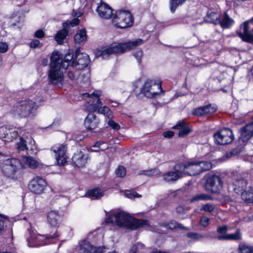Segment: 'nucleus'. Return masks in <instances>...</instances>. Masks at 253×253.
Instances as JSON below:
<instances>
[{"mask_svg":"<svg viewBox=\"0 0 253 253\" xmlns=\"http://www.w3.org/2000/svg\"><path fill=\"white\" fill-rule=\"evenodd\" d=\"M105 221L107 223H115L118 226L131 230L148 225L147 220L137 219L124 211L111 213Z\"/></svg>","mask_w":253,"mask_h":253,"instance_id":"f257e3e1","label":"nucleus"},{"mask_svg":"<svg viewBox=\"0 0 253 253\" xmlns=\"http://www.w3.org/2000/svg\"><path fill=\"white\" fill-rule=\"evenodd\" d=\"M62 59L57 52H53L51 57L50 69L48 71L49 83L53 85H62L64 80V71L67 68L68 64L60 65Z\"/></svg>","mask_w":253,"mask_h":253,"instance_id":"f03ea898","label":"nucleus"},{"mask_svg":"<svg viewBox=\"0 0 253 253\" xmlns=\"http://www.w3.org/2000/svg\"><path fill=\"white\" fill-rule=\"evenodd\" d=\"M39 106L35 101L31 99L20 100L12 105L10 113L15 117L31 118L35 115Z\"/></svg>","mask_w":253,"mask_h":253,"instance_id":"7ed1b4c3","label":"nucleus"},{"mask_svg":"<svg viewBox=\"0 0 253 253\" xmlns=\"http://www.w3.org/2000/svg\"><path fill=\"white\" fill-rule=\"evenodd\" d=\"M101 95V92L100 90H95L91 94L84 93L83 96L88 98V100L87 101L86 109L89 112H97L98 113L103 114L109 119H112L113 114L111 110L108 107L102 106V103L99 99Z\"/></svg>","mask_w":253,"mask_h":253,"instance_id":"20e7f679","label":"nucleus"},{"mask_svg":"<svg viewBox=\"0 0 253 253\" xmlns=\"http://www.w3.org/2000/svg\"><path fill=\"white\" fill-rule=\"evenodd\" d=\"M143 40L137 39L134 41L126 42L114 43L110 46L98 51L97 55L105 58L112 54L123 53L139 45L142 43Z\"/></svg>","mask_w":253,"mask_h":253,"instance_id":"39448f33","label":"nucleus"},{"mask_svg":"<svg viewBox=\"0 0 253 253\" xmlns=\"http://www.w3.org/2000/svg\"><path fill=\"white\" fill-rule=\"evenodd\" d=\"M181 167L184 172V175H196L212 168L211 162L208 161H193L186 164L181 163Z\"/></svg>","mask_w":253,"mask_h":253,"instance_id":"423d86ee","label":"nucleus"},{"mask_svg":"<svg viewBox=\"0 0 253 253\" xmlns=\"http://www.w3.org/2000/svg\"><path fill=\"white\" fill-rule=\"evenodd\" d=\"M113 21L117 27L121 29L129 27L132 25L133 23L131 14L126 10L117 11Z\"/></svg>","mask_w":253,"mask_h":253,"instance_id":"0eeeda50","label":"nucleus"},{"mask_svg":"<svg viewBox=\"0 0 253 253\" xmlns=\"http://www.w3.org/2000/svg\"><path fill=\"white\" fill-rule=\"evenodd\" d=\"M56 233L53 235H40L36 233L32 232L30 236L28 238L27 241L28 246L30 247H37L41 246H44L50 243V240L58 237Z\"/></svg>","mask_w":253,"mask_h":253,"instance_id":"6e6552de","label":"nucleus"},{"mask_svg":"<svg viewBox=\"0 0 253 253\" xmlns=\"http://www.w3.org/2000/svg\"><path fill=\"white\" fill-rule=\"evenodd\" d=\"M162 91L161 83L153 80H147L141 89V93L148 98L156 97Z\"/></svg>","mask_w":253,"mask_h":253,"instance_id":"1a4fd4ad","label":"nucleus"},{"mask_svg":"<svg viewBox=\"0 0 253 253\" xmlns=\"http://www.w3.org/2000/svg\"><path fill=\"white\" fill-rule=\"evenodd\" d=\"M20 165V162L16 159L11 158L5 160L1 169L2 173L6 177L13 179Z\"/></svg>","mask_w":253,"mask_h":253,"instance_id":"9d476101","label":"nucleus"},{"mask_svg":"<svg viewBox=\"0 0 253 253\" xmlns=\"http://www.w3.org/2000/svg\"><path fill=\"white\" fill-rule=\"evenodd\" d=\"M215 143L224 145L231 143L234 139L232 131L228 128H223L215 132L213 135Z\"/></svg>","mask_w":253,"mask_h":253,"instance_id":"9b49d317","label":"nucleus"},{"mask_svg":"<svg viewBox=\"0 0 253 253\" xmlns=\"http://www.w3.org/2000/svg\"><path fill=\"white\" fill-rule=\"evenodd\" d=\"M242 32H238L239 36L243 41L253 44V17L250 20L245 21L240 26Z\"/></svg>","mask_w":253,"mask_h":253,"instance_id":"f8f14e48","label":"nucleus"},{"mask_svg":"<svg viewBox=\"0 0 253 253\" xmlns=\"http://www.w3.org/2000/svg\"><path fill=\"white\" fill-rule=\"evenodd\" d=\"M241 136L238 139V153L243 151L248 140L253 135V126L247 125L240 130Z\"/></svg>","mask_w":253,"mask_h":253,"instance_id":"ddd939ff","label":"nucleus"},{"mask_svg":"<svg viewBox=\"0 0 253 253\" xmlns=\"http://www.w3.org/2000/svg\"><path fill=\"white\" fill-rule=\"evenodd\" d=\"M51 150L55 154V158L57 164L63 166L67 163L68 157L66 154L67 147L63 144H57L53 146Z\"/></svg>","mask_w":253,"mask_h":253,"instance_id":"4468645a","label":"nucleus"},{"mask_svg":"<svg viewBox=\"0 0 253 253\" xmlns=\"http://www.w3.org/2000/svg\"><path fill=\"white\" fill-rule=\"evenodd\" d=\"M173 171H169L163 175L164 181L168 183H172L183 177L184 172L181 167V163L176 164L173 169Z\"/></svg>","mask_w":253,"mask_h":253,"instance_id":"2eb2a0df","label":"nucleus"},{"mask_svg":"<svg viewBox=\"0 0 253 253\" xmlns=\"http://www.w3.org/2000/svg\"><path fill=\"white\" fill-rule=\"evenodd\" d=\"M25 131L21 128H9L6 126L0 128V137L4 138L6 141H11L13 139L22 134Z\"/></svg>","mask_w":253,"mask_h":253,"instance_id":"dca6fc26","label":"nucleus"},{"mask_svg":"<svg viewBox=\"0 0 253 253\" xmlns=\"http://www.w3.org/2000/svg\"><path fill=\"white\" fill-rule=\"evenodd\" d=\"M89 63V56L85 53H80V49H77L75 57L72 63V66L77 70H82L86 67Z\"/></svg>","mask_w":253,"mask_h":253,"instance_id":"f3484780","label":"nucleus"},{"mask_svg":"<svg viewBox=\"0 0 253 253\" xmlns=\"http://www.w3.org/2000/svg\"><path fill=\"white\" fill-rule=\"evenodd\" d=\"M79 253H102L106 250L105 246L95 247L86 240L79 242Z\"/></svg>","mask_w":253,"mask_h":253,"instance_id":"a211bd4d","label":"nucleus"},{"mask_svg":"<svg viewBox=\"0 0 253 253\" xmlns=\"http://www.w3.org/2000/svg\"><path fill=\"white\" fill-rule=\"evenodd\" d=\"M206 187L212 193H218L222 188V181L221 178L216 175L209 176L207 179Z\"/></svg>","mask_w":253,"mask_h":253,"instance_id":"6ab92c4d","label":"nucleus"},{"mask_svg":"<svg viewBox=\"0 0 253 253\" xmlns=\"http://www.w3.org/2000/svg\"><path fill=\"white\" fill-rule=\"evenodd\" d=\"M46 186V182L44 179L36 176L30 181L29 188L31 192L40 194L43 192Z\"/></svg>","mask_w":253,"mask_h":253,"instance_id":"aec40b11","label":"nucleus"},{"mask_svg":"<svg viewBox=\"0 0 253 253\" xmlns=\"http://www.w3.org/2000/svg\"><path fill=\"white\" fill-rule=\"evenodd\" d=\"M89 159L88 154L84 149L77 151L72 157L73 164L78 168H83Z\"/></svg>","mask_w":253,"mask_h":253,"instance_id":"412c9836","label":"nucleus"},{"mask_svg":"<svg viewBox=\"0 0 253 253\" xmlns=\"http://www.w3.org/2000/svg\"><path fill=\"white\" fill-rule=\"evenodd\" d=\"M96 11L99 16L103 19H108L113 15L112 8L105 3H101L97 6Z\"/></svg>","mask_w":253,"mask_h":253,"instance_id":"4be33fe9","label":"nucleus"},{"mask_svg":"<svg viewBox=\"0 0 253 253\" xmlns=\"http://www.w3.org/2000/svg\"><path fill=\"white\" fill-rule=\"evenodd\" d=\"M84 123L86 129L92 130L98 126L99 120L95 115L89 113L85 119Z\"/></svg>","mask_w":253,"mask_h":253,"instance_id":"5701e85b","label":"nucleus"},{"mask_svg":"<svg viewBox=\"0 0 253 253\" xmlns=\"http://www.w3.org/2000/svg\"><path fill=\"white\" fill-rule=\"evenodd\" d=\"M60 218V215L57 211H50L47 213V221L52 226H57L59 223Z\"/></svg>","mask_w":253,"mask_h":253,"instance_id":"b1692460","label":"nucleus"},{"mask_svg":"<svg viewBox=\"0 0 253 253\" xmlns=\"http://www.w3.org/2000/svg\"><path fill=\"white\" fill-rule=\"evenodd\" d=\"M28 137V133L26 132L25 131L19 136V141L16 143L17 149L18 152L24 151L27 150L26 139H29Z\"/></svg>","mask_w":253,"mask_h":253,"instance_id":"393cba45","label":"nucleus"},{"mask_svg":"<svg viewBox=\"0 0 253 253\" xmlns=\"http://www.w3.org/2000/svg\"><path fill=\"white\" fill-rule=\"evenodd\" d=\"M220 16V12L213 11L211 10L208 11L207 16L205 17V21L208 23L217 24Z\"/></svg>","mask_w":253,"mask_h":253,"instance_id":"a878e982","label":"nucleus"},{"mask_svg":"<svg viewBox=\"0 0 253 253\" xmlns=\"http://www.w3.org/2000/svg\"><path fill=\"white\" fill-rule=\"evenodd\" d=\"M173 129H179L180 131L178 133V136L183 137L188 134L191 131L187 124L184 122L178 123L174 126L172 127Z\"/></svg>","mask_w":253,"mask_h":253,"instance_id":"bb28decb","label":"nucleus"},{"mask_svg":"<svg viewBox=\"0 0 253 253\" xmlns=\"http://www.w3.org/2000/svg\"><path fill=\"white\" fill-rule=\"evenodd\" d=\"M104 191L97 188L88 191L85 195L91 199H99L103 196Z\"/></svg>","mask_w":253,"mask_h":253,"instance_id":"cd10ccee","label":"nucleus"},{"mask_svg":"<svg viewBox=\"0 0 253 253\" xmlns=\"http://www.w3.org/2000/svg\"><path fill=\"white\" fill-rule=\"evenodd\" d=\"M233 22L234 21L226 13H224L221 19L219 18L217 24H219L223 28H228L233 24Z\"/></svg>","mask_w":253,"mask_h":253,"instance_id":"c85d7f7f","label":"nucleus"},{"mask_svg":"<svg viewBox=\"0 0 253 253\" xmlns=\"http://www.w3.org/2000/svg\"><path fill=\"white\" fill-rule=\"evenodd\" d=\"M22 163L31 169H35L39 165V162L31 156H25L23 157Z\"/></svg>","mask_w":253,"mask_h":253,"instance_id":"c756f323","label":"nucleus"},{"mask_svg":"<svg viewBox=\"0 0 253 253\" xmlns=\"http://www.w3.org/2000/svg\"><path fill=\"white\" fill-rule=\"evenodd\" d=\"M161 227L166 228L169 229H173L175 228L184 229L185 228L182 224H179L174 220H171L169 222H163L160 223Z\"/></svg>","mask_w":253,"mask_h":253,"instance_id":"7c9ffc66","label":"nucleus"},{"mask_svg":"<svg viewBox=\"0 0 253 253\" xmlns=\"http://www.w3.org/2000/svg\"><path fill=\"white\" fill-rule=\"evenodd\" d=\"M74 40L76 43H81L86 40V31L84 29H81L76 33L74 37Z\"/></svg>","mask_w":253,"mask_h":253,"instance_id":"2f4dec72","label":"nucleus"},{"mask_svg":"<svg viewBox=\"0 0 253 253\" xmlns=\"http://www.w3.org/2000/svg\"><path fill=\"white\" fill-rule=\"evenodd\" d=\"M68 34V31L64 28L59 31L56 35L55 39L58 44H62L63 40Z\"/></svg>","mask_w":253,"mask_h":253,"instance_id":"473e14b6","label":"nucleus"},{"mask_svg":"<svg viewBox=\"0 0 253 253\" xmlns=\"http://www.w3.org/2000/svg\"><path fill=\"white\" fill-rule=\"evenodd\" d=\"M241 198L247 203H252L253 201V190L243 192L241 193Z\"/></svg>","mask_w":253,"mask_h":253,"instance_id":"72a5a7b5","label":"nucleus"},{"mask_svg":"<svg viewBox=\"0 0 253 253\" xmlns=\"http://www.w3.org/2000/svg\"><path fill=\"white\" fill-rule=\"evenodd\" d=\"M212 200V197L211 195L202 193L200 194H197L191 199V202H193L194 201H208Z\"/></svg>","mask_w":253,"mask_h":253,"instance_id":"f704fd0d","label":"nucleus"},{"mask_svg":"<svg viewBox=\"0 0 253 253\" xmlns=\"http://www.w3.org/2000/svg\"><path fill=\"white\" fill-rule=\"evenodd\" d=\"M217 238L219 240H236L237 239V231L233 234L218 235Z\"/></svg>","mask_w":253,"mask_h":253,"instance_id":"c9c22d12","label":"nucleus"},{"mask_svg":"<svg viewBox=\"0 0 253 253\" xmlns=\"http://www.w3.org/2000/svg\"><path fill=\"white\" fill-rule=\"evenodd\" d=\"M160 171L158 169H153L148 170H141L138 172V175H145L148 176H152L158 175Z\"/></svg>","mask_w":253,"mask_h":253,"instance_id":"e433bc0d","label":"nucleus"},{"mask_svg":"<svg viewBox=\"0 0 253 253\" xmlns=\"http://www.w3.org/2000/svg\"><path fill=\"white\" fill-rule=\"evenodd\" d=\"M144 245L141 243H137L133 245L130 250V253H140L144 249Z\"/></svg>","mask_w":253,"mask_h":253,"instance_id":"4c0bfd02","label":"nucleus"},{"mask_svg":"<svg viewBox=\"0 0 253 253\" xmlns=\"http://www.w3.org/2000/svg\"><path fill=\"white\" fill-rule=\"evenodd\" d=\"M186 0H170L169 6L170 11L174 12L176 8L180 5L182 4Z\"/></svg>","mask_w":253,"mask_h":253,"instance_id":"58836bf2","label":"nucleus"},{"mask_svg":"<svg viewBox=\"0 0 253 253\" xmlns=\"http://www.w3.org/2000/svg\"><path fill=\"white\" fill-rule=\"evenodd\" d=\"M239 253H251L252 247L247 245H240L238 248Z\"/></svg>","mask_w":253,"mask_h":253,"instance_id":"ea45409f","label":"nucleus"},{"mask_svg":"<svg viewBox=\"0 0 253 253\" xmlns=\"http://www.w3.org/2000/svg\"><path fill=\"white\" fill-rule=\"evenodd\" d=\"M206 115L214 113L217 110V107L214 104H210L205 106Z\"/></svg>","mask_w":253,"mask_h":253,"instance_id":"a19ab883","label":"nucleus"},{"mask_svg":"<svg viewBox=\"0 0 253 253\" xmlns=\"http://www.w3.org/2000/svg\"><path fill=\"white\" fill-rule=\"evenodd\" d=\"M193 114L198 116L206 115V113L205 106H201L195 109L193 111Z\"/></svg>","mask_w":253,"mask_h":253,"instance_id":"79ce46f5","label":"nucleus"},{"mask_svg":"<svg viewBox=\"0 0 253 253\" xmlns=\"http://www.w3.org/2000/svg\"><path fill=\"white\" fill-rule=\"evenodd\" d=\"M115 173L118 177H123L126 174V169L123 166H119L116 169Z\"/></svg>","mask_w":253,"mask_h":253,"instance_id":"37998d69","label":"nucleus"},{"mask_svg":"<svg viewBox=\"0 0 253 253\" xmlns=\"http://www.w3.org/2000/svg\"><path fill=\"white\" fill-rule=\"evenodd\" d=\"M79 23V20L78 18H74L72 19L71 21H67L66 22H64L63 23V27L64 28L69 26L74 27L75 26L78 25Z\"/></svg>","mask_w":253,"mask_h":253,"instance_id":"c03bdc74","label":"nucleus"},{"mask_svg":"<svg viewBox=\"0 0 253 253\" xmlns=\"http://www.w3.org/2000/svg\"><path fill=\"white\" fill-rule=\"evenodd\" d=\"M60 58L62 59V61L60 64L63 65L64 63H67L68 66L69 62L71 61L73 58V53H69L65 55L64 59H62L61 57Z\"/></svg>","mask_w":253,"mask_h":253,"instance_id":"a18cd8bd","label":"nucleus"},{"mask_svg":"<svg viewBox=\"0 0 253 253\" xmlns=\"http://www.w3.org/2000/svg\"><path fill=\"white\" fill-rule=\"evenodd\" d=\"M215 207L211 204H207L203 206L201 211H204L206 212H211L214 211Z\"/></svg>","mask_w":253,"mask_h":253,"instance_id":"49530a36","label":"nucleus"},{"mask_svg":"<svg viewBox=\"0 0 253 253\" xmlns=\"http://www.w3.org/2000/svg\"><path fill=\"white\" fill-rule=\"evenodd\" d=\"M108 125L109 126L112 127L113 129L118 130L120 128V126L112 119H110L108 122Z\"/></svg>","mask_w":253,"mask_h":253,"instance_id":"de8ad7c7","label":"nucleus"},{"mask_svg":"<svg viewBox=\"0 0 253 253\" xmlns=\"http://www.w3.org/2000/svg\"><path fill=\"white\" fill-rule=\"evenodd\" d=\"M176 212L180 215L185 214L187 211V209L185 206L179 205L175 208Z\"/></svg>","mask_w":253,"mask_h":253,"instance_id":"09e8293b","label":"nucleus"},{"mask_svg":"<svg viewBox=\"0 0 253 253\" xmlns=\"http://www.w3.org/2000/svg\"><path fill=\"white\" fill-rule=\"evenodd\" d=\"M133 55L140 64L141 62V58L143 56V52L141 50H139L133 53Z\"/></svg>","mask_w":253,"mask_h":253,"instance_id":"8fccbe9b","label":"nucleus"},{"mask_svg":"<svg viewBox=\"0 0 253 253\" xmlns=\"http://www.w3.org/2000/svg\"><path fill=\"white\" fill-rule=\"evenodd\" d=\"M94 147H98L100 150H104L108 148V146L103 142L98 141L93 146Z\"/></svg>","mask_w":253,"mask_h":253,"instance_id":"3c124183","label":"nucleus"},{"mask_svg":"<svg viewBox=\"0 0 253 253\" xmlns=\"http://www.w3.org/2000/svg\"><path fill=\"white\" fill-rule=\"evenodd\" d=\"M30 46L31 48H35L38 47H41L42 44L38 40H34L30 43Z\"/></svg>","mask_w":253,"mask_h":253,"instance_id":"603ef678","label":"nucleus"},{"mask_svg":"<svg viewBox=\"0 0 253 253\" xmlns=\"http://www.w3.org/2000/svg\"><path fill=\"white\" fill-rule=\"evenodd\" d=\"M228 227L226 225L219 226L217 228V232L220 235H225L228 230Z\"/></svg>","mask_w":253,"mask_h":253,"instance_id":"864d4df0","label":"nucleus"},{"mask_svg":"<svg viewBox=\"0 0 253 253\" xmlns=\"http://www.w3.org/2000/svg\"><path fill=\"white\" fill-rule=\"evenodd\" d=\"M210 219L208 217L203 216L201 217L200 221V225L203 227H206L209 223Z\"/></svg>","mask_w":253,"mask_h":253,"instance_id":"5fc2aeb1","label":"nucleus"},{"mask_svg":"<svg viewBox=\"0 0 253 253\" xmlns=\"http://www.w3.org/2000/svg\"><path fill=\"white\" fill-rule=\"evenodd\" d=\"M8 49V45L5 42H0V52L5 53Z\"/></svg>","mask_w":253,"mask_h":253,"instance_id":"6e6d98bb","label":"nucleus"},{"mask_svg":"<svg viewBox=\"0 0 253 253\" xmlns=\"http://www.w3.org/2000/svg\"><path fill=\"white\" fill-rule=\"evenodd\" d=\"M187 236L190 238L198 239L202 238L203 236L197 233L190 232L187 234Z\"/></svg>","mask_w":253,"mask_h":253,"instance_id":"4d7b16f0","label":"nucleus"},{"mask_svg":"<svg viewBox=\"0 0 253 253\" xmlns=\"http://www.w3.org/2000/svg\"><path fill=\"white\" fill-rule=\"evenodd\" d=\"M228 190L230 193L235 192L236 193V185L233 182L229 183L228 186Z\"/></svg>","mask_w":253,"mask_h":253,"instance_id":"13d9d810","label":"nucleus"},{"mask_svg":"<svg viewBox=\"0 0 253 253\" xmlns=\"http://www.w3.org/2000/svg\"><path fill=\"white\" fill-rule=\"evenodd\" d=\"M35 36L38 38H42L44 36V32L42 30H37L35 33Z\"/></svg>","mask_w":253,"mask_h":253,"instance_id":"bf43d9fd","label":"nucleus"},{"mask_svg":"<svg viewBox=\"0 0 253 253\" xmlns=\"http://www.w3.org/2000/svg\"><path fill=\"white\" fill-rule=\"evenodd\" d=\"M174 134L172 131H167L163 133V136L166 138H170L174 136Z\"/></svg>","mask_w":253,"mask_h":253,"instance_id":"052dcab7","label":"nucleus"},{"mask_svg":"<svg viewBox=\"0 0 253 253\" xmlns=\"http://www.w3.org/2000/svg\"><path fill=\"white\" fill-rule=\"evenodd\" d=\"M5 227L4 221L0 219V234H1L5 230Z\"/></svg>","mask_w":253,"mask_h":253,"instance_id":"680f3d73","label":"nucleus"},{"mask_svg":"<svg viewBox=\"0 0 253 253\" xmlns=\"http://www.w3.org/2000/svg\"><path fill=\"white\" fill-rule=\"evenodd\" d=\"M127 196L128 198L132 199L135 197H141V196L139 195L138 193L134 192L133 193H130L129 194H127Z\"/></svg>","mask_w":253,"mask_h":253,"instance_id":"e2e57ef3","label":"nucleus"},{"mask_svg":"<svg viewBox=\"0 0 253 253\" xmlns=\"http://www.w3.org/2000/svg\"><path fill=\"white\" fill-rule=\"evenodd\" d=\"M77 76V75L75 74L72 71H69L68 73V78L72 80L75 79Z\"/></svg>","mask_w":253,"mask_h":253,"instance_id":"0e129e2a","label":"nucleus"},{"mask_svg":"<svg viewBox=\"0 0 253 253\" xmlns=\"http://www.w3.org/2000/svg\"><path fill=\"white\" fill-rule=\"evenodd\" d=\"M237 154V150L236 149H234L229 153L227 154V157L230 158L233 156L236 155Z\"/></svg>","mask_w":253,"mask_h":253,"instance_id":"69168bd1","label":"nucleus"},{"mask_svg":"<svg viewBox=\"0 0 253 253\" xmlns=\"http://www.w3.org/2000/svg\"><path fill=\"white\" fill-rule=\"evenodd\" d=\"M238 182H240V183H241V184H242L241 187L242 188H243L245 186H246L247 184V180H245L244 179H241V180H238Z\"/></svg>","mask_w":253,"mask_h":253,"instance_id":"338daca9","label":"nucleus"},{"mask_svg":"<svg viewBox=\"0 0 253 253\" xmlns=\"http://www.w3.org/2000/svg\"><path fill=\"white\" fill-rule=\"evenodd\" d=\"M249 75L250 76H251L253 79V66L252 67V68L250 70Z\"/></svg>","mask_w":253,"mask_h":253,"instance_id":"774afa93","label":"nucleus"}]
</instances>
